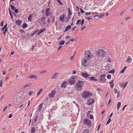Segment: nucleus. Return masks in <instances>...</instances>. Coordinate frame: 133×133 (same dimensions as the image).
Wrapping results in <instances>:
<instances>
[{
    "label": "nucleus",
    "mask_w": 133,
    "mask_h": 133,
    "mask_svg": "<svg viewBox=\"0 0 133 133\" xmlns=\"http://www.w3.org/2000/svg\"><path fill=\"white\" fill-rule=\"evenodd\" d=\"M84 82L82 81L79 80L76 82L75 85V88L78 91H81L82 89V85H83Z\"/></svg>",
    "instance_id": "nucleus-1"
},
{
    "label": "nucleus",
    "mask_w": 133,
    "mask_h": 133,
    "mask_svg": "<svg viewBox=\"0 0 133 133\" xmlns=\"http://www.w3.org/2000/svg\"><path fill=\"white\" fill-rule=\"evenodd\" d=\"M85 57H87L89 59H91L93 57V54L89 51H85Z\"/></svg>",
    "instance_id": "nucleus-2"
},
{
    "label": "nucleus",
    "mask_w": 133,
    "mask_h": 133,
    "mask_svg": "<svg viewBox=\"0 0 133 133\" xmlns=\"http://www.w3.org/2000/svg\"><path fill=\"white\" fill-rule=\"evenodd\" d=\"M92 95V94L89 92L85 91L83 92L82 96L84 98H87L89 97Z\"/></svg>",
    "instance_id": "nucleus-3"
},
{
    "label": "nucleus",
    "mask_w": 133,
    "mask_h": 133,
    "mask_svg": "<svg viewBox=\"0 0 133 133\" xmlns=\"http://www.w3.org/2000/svg\"><path fill=\"white\" fill-rule=\"evenodd\" d=\"M97 56L98 57L103 56L105 55V52L102 50H99L96 52Z\"/></svg>",
    "instance_id": "nucleus-4"
},
{
    "label": "nucleus",
    "mask_w": 133,
    "mask_h": 133,
    "mask_svg": "<svg viewBox=\"0 0 133 133\" xmlns=\"http://www.w3.org/2000/svg\"><path fill=\"white\" fill-rule=\"evenodd\" d=\"M89 60L88 58H83L82 61V64L84 66H88V62Z\"/></svg>",
    "instance_id": "nucleus-5"
},
{
    "label": "nucleus",
    "mask_w": 133,
    "mask_h": 133,
    "mask_svg": "<svg viewBox=\"0 0 133 133\" xmlns=\"http://www.w3.org/2000/svg\"><path fill=\"white\" fill-rule=\"evenodd\" d=\"M84 124L87 126H89L91 124V122L88 119L85 118L83 120Z\"/></svg>",
    "instance_id": "nucleus-6"
},
{
    "label": "nucleus",
    "mask_w": 133,
    "mask_h": 133,
    "mask_svg": "<svg viewBox=\"0 0 133 133\" xmlns=\"http://www.w3.org/2000/svg\"><path fill=\"white\" fill-rule=\"evenodd\" d=\"M105 74L101 75L99 77L100 80H99V81L103 82H105L106 80V79L105 78Z\"/></svg>",
    "instance_id": "nucleus-7"
},
{
    "label": "nucleus",
    "mask_w": 133,
    "mask_h": 133,
    "mask_svg": "<svg viewBox=\"0 0 133 133\" xmlns=\"http://www.w3.org/2000/svg\"><path fill=\"white\" fill-rule=\"evenodd\" d=\"M56 93V91L54 90H52L49 94V96L50 98H53Z\"/></svg>",
    "instance_id": "nucleus-8"
},
{
    "label": "nucleus",
    "mask_w": 133,
    "mask_h": 133,
    "mask_svg": "<svg viewBox=\"0 0 133 133\" xmlns=\"http://www.w3.org/2000/svg\"><path fill=\"white\" fill-rule=\"evenodd\" d=\"M7 24H6L5 25L3 28H1V30H2L3 31V34L4 35H5L6 32L7 31Z\"/></svg>",
    "instance_id": "nucleus-9"
},
{
    "label": "nucleus",
    "mask_w": 133,
    "mask_h": 133,
    "mask_svg": "<svg viewBox=\"0 0 133 133\" xmlns=\"http://www.w3.org/2000/svg\"><path fill=\"white\" fill-rule=\"evenodd\" d=\"M94 100L93 99L89 98L87 101V104L89 105H90L94 102Z\"/></svg>",
    "instance_id": "nucleus-10"
},
{
    "label": "nucleus",
    "mask_w": 133,
    "mask_h": 133,
    "mask_svg": "<svg viewBox=\"0 0 133 133\" xmlns=\"http://www.w3.org/2000/svg\"><path fill=\"white\" fill-rule=\"evenodd\" d=\"M81 75L85 79L89 77V75L86 73H82Z\"/></svg>",
    "instance_id": "nucleus-11"
},
{
    "label": "nucleus",
    "mask_w": 133,
    "mask_h": 133,
    "mask_svg": "<svg viewBox=\"0 0 133 133\" xmlns=\"http://www.w3.org/2000/svg\"><path fill=\"white\" fill-rule=\"evenodd\" d=\"M67 84V82L66 81H64L63 82L61 86V88H65L66 87V85Z\"/></svg>",
    "instance_id": "nucleus-12"
},
{
    "label": "nucleus",
    "mask_w": 133,
    "mask_h": 133,
    "mask_svg": "<svg viewBox=\"0 0 133 133\" xmlns=\"http://www.w3.org/2000/svg\"><path fill=\"white\" fill-rule=\"evenodd\" d=\"M75 80L70 79L68 80L69 83L70 85H74L75 83Z\"/></svg>",
    "instance_id": "nucleus-13"
},
{
    "label": "nucleus",
    "mask_w": 133,
    "mask_h": 133,
    "mask_svg": "<svg viewBox=\"0 0 133 133\" xmlns=\"http://www.w3.org/2000/svg\"><path fill=\"white\" fill-rule=\"evenodd\" d=\"M131 58L129 56H128V58L125 60L126 62H128V63H130L131 62Z\"/></svg>",
    "instance_id": "nucleus-14"
},
{
    "label": "nucleus",
    "mask_w": 133,
    "mask_h": 133,
    "mask_svg": "<svg viewBox=\"0 0 133 133\" xmlns=\"http://www.w3.org/2000/svg\"><path fill=\"white\" fill-rule=\"evenodd\" d=\"M59 74L58 73H55L52 77V79H56L57 78V75H59Z\"/></svg>",
    "instance_id": "nucleus-15"
},
{
    "label": "nucleus",
    "mask_w": 133,
    "mask_h": 133,
    "mask_svg": "<svg viewBox=\"0 0 133 133\" xmlns=\"http://www.w3.org/2000/svg\"><path fill=\"white\" fill-rule=\"evenodd\" d=\"M104 13H102V14L100 15H96L94 16V17H96V16H98V18H102V17H103L104 16Z\"/></svg>",
    "instance_id": "nucleus-16"
},
{
    "label": "nucleus",
    "mask_w": 133,
    "mask_h": 133,
    "mask_svg": "<svg viewBox=\"0 0 133 133\" xmlns=\"http://www.w3.org/2000/svg\"><path fill=\"white\" fill-rule=\"evenodd\" d=\"M88 79L89 80H92L93 81H96L97 80V79L95 78L94 77H88Z\"/></svg>",
    "instance_id": "nucleus-17"
},
{
    "label": "nucleus",
    "mask_w": 133,
    "mask_h": 133,
    "mask_svg": "<svg viewBox=\"0 0 133 133\" xmlns=\"http://www.w3.org/2000/svg\"><path fill=\"white\" fill-rule=\"evenodd\" d=\"M71 28V26L70 25H68L65 28V29L64 31V32H65L67 31L68 30H69Z\"/></svg>",
    "instance_id": "nucleus-18"
},
{
    "label": "nucleus",
    "mask_w": 133,
    "mask_h": 133,
    "mask_svg": "<svg viewBox=\"0 0 133 133\" xmlns=\"http://www.w3.org/2000/svg\"><path fill=\"white\" fill-rule=\"evenodd\" d=\"M37 78V77L36 76L33 75L30 76L28 77V78L30 79H35Z\"/></svg>",
    "instance_id": "nucleus-19"
},
{
    "label": "nucleus",
    "mask_w": 133,
    "mask_h": 133,
    "mask_svg": "<svg viewBox=\"0 0 133 133\" xmlns=\"http://www.w3.org/2000/svg\"><path fill=\"white\" fill-rule=\"evenodd\" d=\"M36 131L35 127H32L31 130V133H34Z\"/></svg>",
    "instance_id": "nucleus-20"
},
{
    "label": "nucleus",
    "mask_w": 133,
    "mask_h": 133,
    "mask_svg": "<svg viewBox=\"0 0 133 133\" xmlns=\"http://www.w3.org/2000/svg\"><path fill=\"white\" fill-rule=\"evenodd\" d=\"M16 23L17 24L20 25H21L22 22L21 21L18 20H16Z\"/></svg>",
    "instance_id": "nucleus-21"
},
{
    "label": "nucleus",
    "mask_w": 133,
    "mask_h": 133,
    "mask_svg": "<svg viewBox=\"0 0 133 133\" xmlns=\"http://www.w3.org/2000/svg\"><path fill=\"white\" fill-rule=\"evenodd\" d=\"M71 17L68 15L67 17L65 19V22H68L70 18Z\"/></svg>",
    "instance_id": "nucleus-22"
},
{
    "label": "nucleus",
    "mask_w": 133,
    "mask_h": 133,
    "mask_svg": "<svg viewBox=\"0 0 133 133\" xmlns=\"http://www.w3.org/2000/svg\"><path fill=\"white\" fill-rule=\"evenodd\" d=\"M43 103L39 105L38 108V111H40L42 107Z\"/></svg>",
    "instance_id": "nucleus-23"
},
{
    "label": "nucleus",
    "mask_w": 133,
    "mask_h": 133,
    "mask_svg": "<svg viewBox=\"0 0 133 133\" xmlns=\"http://www.w3.org/2000/svg\"><path fill=\"white\" fill-rule=\"evenodd\" d=\"M65 41H61L59 42V45H63Z\"/></svg>",
    "instance_id": "nucleus-24"
},
{
    "label": "nucleus",
    "mask_w": 133,
    "mask_h": 133,
    "mask_svg": "<svg viewBox=\"0 0 133 133\" xmlns=\"http://www.w3.org/2000/svg\"><path fill=\"white\" fill-rule=\"evenodd\" d=\"M127 66H125L124 67V68L122 69V70L120 72V73H123L125 70L127 68Z\"/></svg>",
    "instance_id": "nucleus-25"
},
{
    "label": "nucleus",
    "mask_w": 133,
    "mask_h": 133,
    "mask_svg": "<svg viewBox=\"0 0 133 133\" xmlns=\"http://www.w3.org/2000/svg\"><path fill=\"white\" fill-rule=\"evenodd\" d=\"M64 16H60L59 18V20L61 22H63L64 21Z\"/></svg>",
    "instance_id": "nucleus-26"
},
{
    "label": "nucleus",
    "mask_w": 133,
    "mask_h": 133,
    "mask_svg": "<svg viewBox=\"0 0 133 133\" xmlns=\"http://www.w3.org/2000/svg\"><path fill=\"white\" fill-rule=\"evenodd\" d=\"M30 84H27L26 85H24L22 89H23V88H26L27 87H29L30 86Z\"/></svg>",
    "instance_id": "nucleus-27"
},
{
    "label": "nucleus",
    "mask_w": 133,
    "mask_h": 133,
    "mask_svg": "<svg viewBox=\"0 0 133 133\" xmlns=\"http://www.w3.org/2000/svg\"><path fill=\"white\" fill-rule=\"evenodd\" d=\"M68 15L70 16L72 14V12L70 10V8H68Z\"/></svg>",
    "instance_id": "nucleus-28"
},
{
    "label": "nucleus",
    "mask_w": 133,
    "mask_h": 133,
    "mask_svg": "<svg viewBox=\"0 0 133 133\" xmlns=\"http://www.w3.org/2000/svg\"><path fill=\"white\" fill-rule=\"evenodd\" d=\"M46 30V29L45 28H44L41 29L40 31V32L41 33L44 32V31Z\"/></svg>",
    "instance_id": "nucleus-29"
},
{
    "label": "nucleus",
    "mask_w": 133,
    "mask_h": 133,
    "mask_svg": "<svg viewBox=\"0 0 133 133\" xmlns=\"http://www.w3.org/2000/svg\"><path fill=\"white\" fill-rule=\"evenodd\" d=\"M38 118V116L37 115L35 116L34 118V122L35 123L37 121V119Z\"/></svg>",
    "instance_id": "nucleus-30"
},
{
    "label": "nucleus",
    "mask_w": 133,
    "mask_h": 133,
    "mask_svg": "<svg viewBox=\"0 0 133 133\" xmlns=\"http://www.w3.org/2000/svg\"><path fill=\"white\" fill-rule=\"evenodd\" d=\"M77 77L76 76H72L71 78H70L72 79H73V80H75V79H76Z\"/></svg>",
    "instance_id": "nucleus-31"
},
{
    "label": "nucleus",
    "mask_w": 133,
    "mask_h": 133,
    "mask_svg": "<svg viewBox=\"0 0 133 133\" xmlns=\"http://www.w3.org/2000/svg\"><path fill=\"white\" fill-rule=\"evenodd\" d=\"M89 133V131L87 129H84L82 132V133Z\"/></svg>",
    "instance_id": "nucleus-32"
},
{
    "label": "nucleus",
    "mask_w": 133,
    "mask_h": 133,
    "mask_svg": "<svg viewBox=\"0 0 133 133\" xmlns=\"http://www.w3.org/2000/svg\"><path fill=\"white\" fill-rule=\"evenodd\" d=\"M27 24L26 23H24L23 25V28H26L27 27Z\"/></svg>",
    "instance_id": "nucleus-33"
},
{
    "label": "nucleus",
    "mask_w": 133,
    "mask_h": 133,
    "mask_svg": "<svg viewBox=\"0 0 133 133\" xmlns=\"http://www.w3.org/2000/svg\"><path fill=\"white\" fill-rule=\"evenodd\" d=\"M39 30V29H37V30H36V31H35L32 34H31V35L30 36V37H31V36H33L35 34V33L37 31H38Z\"/></svg>",
    "instance_id": "nucleus-34"
},
{
    "label": "nucleus",
    "mask_w": 133,
    "mask_h": 133,
    "mask_svg": "<svg viewBox=\"0 0 133 133\" xmlns=\"http://www.w3.org/2000/svg\"><path fill=\"white\" fill-rule=\"evenodd\" d=\"M84 19H82L81 21V23H79V24L80 25V24H81V25H82L84 24Z\"/></svg>",
    "instance_id": "nucleus-35"
},
{
    "label": "nucleus",
    "mask_w": 133,
    "mask_h": 133,
    "mask_svg": "<svg viewBox=\"0 0 133 133\" xmlns=\"http://www.w3.org/2000/svg\"><path fill=\"white\" fill-rule=\"evenodd\" d=\"M121 105V103L119 102L117 104V108H120Z\"/></svg>",
    "instance_id": "nucleus-36"
},
{
    "label": "nucleus",
    "mask_w": 133,
    "mask_h": 133,
    "mask_svg": "<svg viewBox=\"0 0 133 133\" xmlns=\"http://www.w3.org/2000/svg\"><path fill=\"white\" fill-rule=\"evenodd\" d=\"M115 71V70L114 69H112L109 72V73H111V74H113L114 73Z\"/></svg>",
    "instance_id": "nucleus-37"
},
{
    "label": "nucleus",
    "mask_w": 133,
    "mask_h": 133,
    "mask_svg": "<svg viewBox=\"0 0 133 133\" xmlns=\"http://www.w3.org/2000/svg\"><path fill=\"white\" fill-rule=\"evenodd\" d=\"M50 10V8H48L47 9H46L45 10V11L46 12L45 13L49 14V11Z\"/></svg>",
    "instance_id": "nucleus-38"
},
{
    "label": "nucleus",
    "mask_w": 133,
    "mask_h": 133,
    "mask_svg": "<svg viewBox=\"0 0 133 133\" xmlns=\"http://www.w3.org/2000/svg\"><path fill=\"white\" fill-rule=\"evenodd\" d=\"M42 91V89H40L39 90V91H38V92L37 96L38 95H39L41 93V92Z\"/></svg>",
    "instance_id": "nucleus-39"
},
{
    "label": "nucleus",
    "mask_w": 133,
    "mask_h": 133,
    "mask_svg": "<svg viewBox=\"0 0 133 133\" xmlns=\"http://www.w3.org/2000/svg\"><path fill=\"white\" fill-rule=\"evenodd\" d=\"M111 121V119L109 118L108 120V121H107V123L106 124V125H107L108 124H109L110 122Z\"/></svg>",
    "instance_id": "nucleus-40"
},
{
    "label": "nucleus",
    "mask_w": 133,
    "mask_h": 133,
    "mask_svg": "<svg viewBox=\"0 0 133 133\" xmlns=\"http://www.w3.org/2000/svg\"><path fill=\"white\" fill-rule=\"evenodd\" d=\"M58 3L59 4H60L61 5H63V3L62 2H61L60 0H56Z\"/></svg>",
    "instance_id": "nucleus-41"
},
{
    "label": "nucleus",
    "mask_w": 133,
    "mask_h": 133,
    "mask_svg": "<svg viewBox=\"0 0 133 133\" xmlns=\"http://www.w3.org/2000/svg\"><path fill=\"white\" fill-rule=\"evenodd\" d=\"M10 6L11 7L12 9V10H14L15 9V6L12 5H11Z\"/></svg>",
    "instance_id": "nucleus-42"
},
{
    "label": "nucleus",
    "mask_w": 133,
    "mask_h": 133,
    "mask_svg": "<svg viewBox=\"0 0 133 133\" xmlns=\"http://www.w3.org/2000/svg\"><path fill=\"white\" fill-rule=\"evenodd\" d=\"M32 18V15H29L28 19L29 21H30Z\"/></svg>",
    "instance_id": "nucleus-43"
},
{
    "label": "nucleus",
    "mask_w": 133,
    "mask_h": 133,
    "mask_svg": "<svg viewBox=\"0 0 133 133\" xmlns=\"http://www.w3.org/2000/svg\"><path fill=\"white\" fill-rule=\"evenodd\" d=\"M111 75H107V78L108 79H110L111 78Z\"/></svg>",
    "instance_id": "nucleus-44"
},
{
    "label": "nucleus",
    "mask_w": 133,
    "mask_h": 133,
    "mask_svg": "<svg viewBox=\"0 0 133 133\" xmlns=\"http://www.w3.org/2000/svg\"><path fill=\"white\" fill-rule=\"evenodd\" d=\"M19 32H21V33H25V31H24V30H19Z\"/></svg>",
    "instance_id": "nucleus-45"
},
{
    "label": "nucleus",
    "mask_w": 133,
    "mask_h": 133,
    "mask_svg": "<svg viewBox=\"0 0 133 133\" xmlns=\"http://www.w3.org/2000/svg\"><path fill=\"white\" fill-rule=\"evenodd\" d=\"M114 93L115 94H116L117 93H118V92H119V91H117V89H116V88H115L114 89Z\"/></svg>",
    "instance_id": "nucleus-46"
},
{
    "label": "nucleus",
    "mask_w": 133,
    "mask_h": 133,
    "mask_svg": "<svg viewBox=\"0 0 133 133\" xmlns=\"http://www.w3.org/2000/svg\"><path fill=\"white\" fill-rule=\"evenodd\" d=\"M128 82V81H127V82H126L125 83V84H124V86H123V88H125L126 87L127 85V84Z\"/></svg>",
    "instance_id": "nucleus-47"
},
{
    "label": "nucleus",
    "mask_w": 133,
    "mask_h": 133,
    "mask_svg": "<svg viewBox=\"0 0 133 133\" xmlns=\"http://www.w3.org/2000/svg\"><path fill=\"white\" fill-rule=\"evenodd\" d=\"M89 118L91 119H93L94 118L93 116V115H89Z\"/></svg>",
    "instance_id": "nucleus-48"
},
{
    "label": "nucleus",
    "mask_w": 133,
    "mask_h": 133,
    "mask_svg": "<svg viewBox=\"0 0 133 133\" xmlns=\"http://www.w3.org/2000/svg\"><path fill=\"white\" fill-rule=\"evenodd\" d=\"M8 106H5L4 108L3 109V112H4L5 111V110L7 109V108H8Z\"/></svg>",
    "instance_id": "nucleus-49"
},
{
    "label": "nucleus",
    "mask_w": 133,
    "mask_h": 133,
    "mask_svg": "<svg viewBox=\"0 0 133 133\" xmlns=\"http://www.w3.org/2000/svg\"><path fill=\"white\" fill-rule=\"evenodd\" d=\"M62 47V46H60L57 49V51H58L60 49H61Z\"/></svg>",
    "instance_id": "nucleus-50"
},
{
    "label": "nucleus",
    "mask_w": 133,
    "mask_h": 133,
    "mask_svg": "<svg viewBox=\"0 0 133 133\" xmlns=\"http://www.w3.org/2000/svg\"><path fill=\"white\" fill-rule=\"evenodd\" d=\"M97 90H98L99 91H102L103 92V90H102V89L101 88H97Z\"/></svg>",
    "instance_id": "nucleus-51"
},
{
    "label": "nucleus",
    "mask_w": 133,
    "mask_h": 133,
    "mask_svg": "<svg viewBox=\"0 0 133 133\" xmlns=\"http://www.w3.org/2000/svg\"><path fill=\"white\" fill-rule=\"evenodd\" d=\"M16 13H18V9H15L14 10Z\"/></svg>",
    "instance_id": "nucleus-52"
},
{
    "label": "nucleus",
    "mask_w": 133,
    "mask_h": 133,
    "mask_svg": "<svg viewBox=\"0 0 133 133\" xmlns=\"http://www.w3.org/2000/svg\"><path fill=\"white\" fill-rule=\"evenodd\" d=\"M91 14V12H88L87 13H85V15H90Z\"/></svg>",
    "instance_id": "nucleus-53"
},
{
    "label": "nucleus",
    "mask_w": 133,
    "mask_h": 133,
    "mask_svg": "<svg viewBox=\"0 0 133 133\" xmlns=\"http://www.w3.org/2000/svg\"><path fill=\"white\" fill-rule=\"evenodd\" d=\"M81 12L82 13H83L84 12V11L82 10V8L80 9Z\"/></svg>",
    "instance_id": "nucleus-54"
},
{
    "label": "nucleus",
    "mask_w": 133,
    "mask_h": 133,
    "mask_svg": "<svg viewBox=\"0 0 133 133\" xmlns=\"http://www.w3.org/2000/svg\"><path fill=\"white\" fill-rule=\"evenodd\" d=\"M81 21V19H79V20H78L77 21V22H76V24H78Z\"/></svg>",
    "instance_id": "nucleus-55"
},
{
    "label": "nucleus",
    "mask_w": 133,
    "mask_h": 133,
    "mask_svg": "<svg viewBox=\"0 0 133 133\" xmlns=\"http://www.w3.org/2000/svg\"><path fill=\"white\" fill-rule=\"evenodd\" d=\"M55 16H52L51 17V18H53V19L52 20V23H53V22L54 21V18H55Z\"/></svg>",
    "instance_id": "nucleus-56"
},
{
    "label": "nucleus",
    "mask_w": 133,
    "mask_h": 133,
    "mask_svg": "<svg viewBox=\"0 0 133 133\" xmlns=\"http://www.w3.org/2000/svg\"><path fill=\"white\" fill-rule=\"evenodd\" d=\"M3 23H4V21H1V26H3Z\"/></svg>",
    "instance_id": "nucleus-57"
},
{
    "label": "nucleus",
    "mask_w": 133,
    "mask_h": 133,
    "mask_svg": "<svg viewBox=\"0 0 133 133\" xmlns=\"http://www.w3.org/2000/svg\"><path fill=\"white\" fill-rule=\"evenodd\" d=\"M111 59L110 57H109L108 59V61L109 62H111Z\"/></svg>",
    "instance_id": "nucleus-58"
},
{
    "label": "nucleus",
    "mask_w": 133,
    "mask_h": 133,
    "mask_svg": "<svg viewBox=\"0 0 133 133\" xmlns=\"http://www.w3.org/2000/svg\"><path fill=\"white\" fill-rule=\"evenodd\" d=\"M47 71L46 70H44L43 71H42L40 72V73H44V72H47Z\"/></svg>",
    "instance_id": "nucleus-59"
},
{
    "label": "nucleus",
    "mask_w": 133,
    "mask_h": 133,
    "mask_svg": "<svg viewBox=\"0 0 133 133\" xmlns=\"http://www.w3.org/2000/svg\"><path fill=\"white\" fill-rule=\"evenodd\" d=\"M45 19V17H42L41 18V20L43 21V20H44Z\"/></svg>",
    "instance_id": "nucleus-60"
},
{
    "label": "nucleus",
    "mask_w": 133,
    "mask_h": 133,
    "mask_svg": "<svg viewBox=\"0 0 133 133\" xmlns=\"http://www.w3.org/2000/svg\"><path fill=\"white\" fill-rule=\"evenodd\" d=\"M33 91H31L29 92L28 93V94L29 96H31V93H33Z\"/></svg>",
    "instance_id": "nucleus-61"
},
{
    "label": "nucleus",
    "mask_w": 133,
    "mask_h": 133,
    "mask_svg": "<svg viewBox=\"0 0 133 133\" xmlns=\"http://www.w3.org/2000/svg\"><path fill=\"white\" fill-rule=\"evenodd\" d=\"M77 27L76 26L74 27L71 30L72 31H74L75 30V28H76Z\"/></svg>",
    "instance_id": "nucleus-62"
},
{
    "label": "nucleus",
    "mask_w": 133,
    "mask_h": 133,
    "mask_svg": "<svg viewBox=\"0 0 133 133\" xmlns=\"http://www.w3.org/2000/svg\"><path fill=\"white\" fill-rule=\"evenodd\" d=\"M114 85L113 84H111V85H110V87L111 88H112L114 87Z\"/></svg>",
    "instance_id": "nucleus-63"
},
{
    "label": "nucleus",
    "mask_w": 133,
    "mask_h": 133,
    "mask_svg": "<svg viewBox=\"0 0 133 133\" xmlns=\"http://www.w3.org/2000/svg\"><path fill=\"white\" fill-rule=\"evenodd\" d=\"M6 72L5 70H4L3 71V74L4 75L6 74Z\"/></svg>",
    "instance_id": "nucleus-64"
}]
</instances>
